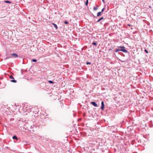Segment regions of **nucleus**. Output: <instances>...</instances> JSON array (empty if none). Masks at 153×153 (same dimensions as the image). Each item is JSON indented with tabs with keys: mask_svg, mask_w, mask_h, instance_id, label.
Masks as SVG:
<instances>
[{
	"mask_svg": "<svg viewBox=\"0 0 153 153\" xmlns=\"http://www.w3.org/2000/svg\"><path fill=\"white\" fill-rule=\"evenodd\" d=\"M120 51H122L125 53H127L128 52V51H127L126 50L119 49H116L115 51L116 52H117Z\"/></svg>",
	"mask_w": 153,
	"mask_h": 153,
	"instance_id": "f257e3e1",
	"label": "nucleus"
},
{
	"mask_svg": "<svg viewBox=\"0 0 153 153\" xmlns=\"http://www.w3.org/2000/svg\"><path fill=\"white\" fill-rule=\"evenodd\" d=\"M10 78L11 79H13L11 81L12 82H13L14 83H16L17 82V81L14 80V77L12 76H10Z\"/></svg>",
	"mask_w": 153,
	"mask_h": 153,
	"instance_id": "f03ea898",
	"label": "nucleus"
},
{
	"mask_svg": "<svg viewBox=\"0 0 153 153\" xmlns=\"http://www.w3.org/2000/svg\"><path fill=\"white\" fill-rule=\"evenodd\" d=\"M10 55L12 57H13L15 58H17L18 57V55L17 54L15 53H11Z\"/></svg>",
	"mask_w": 153,
	"mask_h": 153,
	"instance_id": "7ed1b4c3",
	"label": "nucleus"
},
{
	"mask_svg": "<svg viewBox=\"0 0 153 153\" xmlns=\"http://www.w3.org/2000/svg\"><path fill=\"white\" fill-rule=\"evenodd\" d=\"M104 106H105V105L104 104V102L103 101H102L101 102V109L103 111L104 110Z\"/></svg>",
	"mask_w": 153,
	"mask_h": 153,
	"instance_id": "20e7f679",
	"label": "nucleus"
},
{
	"mask_svg": "<svg viewBox=\"0 0 153 153\" xmlns=\"http://www.w3.org/2000/svg\"><path fill=\"white\" fill-rule=\"evenodd\" d=\"M91 104H92L93 106H94L95 107L97 106V105L95 102H91Z\"/></svg>",
	"mask_w": 153,
	"mask_h": 153,
	"instance_id": "39448f33",
	"label": "nucleus"
},
{
	"mask_svg": "<svg viewBox=\"0 0 153 153\" xmlns=\"http://www.w3.org/2000/svg\"><path fill=\"white\" fill-rule=\"evenodd\" d=\"M119 48H121V49L126 50L125 49V47L124 46H120L118 47Z\"/></svg>",
	"mask_w": 153,
	"mask_h": 153,
	"instance_id": "423d86ee",
	"label": "nucleus"
},
{
	"mask_svg": "<svg viewBox=\"0 0 153 153\" xmlns=\"http://www.w3.org/2000/svg\"><path fill=\"white\" fill-rule=\"evenodd\" d=\"M13 139L18 140V138L16 135H14L12 137Z\"/></svg>",
	"mask_w": 153,
	"mask_h": 153,
	"instance_id": "0eeeda50",
	"label": "nucleus"
},
{
	"mask_svg": "<svg viewBox=\"0 0 153 153\" xmlns=\"http://www.w3.org/2000/svg\"><path fill=\"white\" fill-rule=\"evenodd\" d=\"M52 25H53V26L56 28V29H57L58 28L56 24L54 23H52Z\"/></svg>",
	"mask_w": 153,
	"mask_h": 153,
	"instance_id": "6e6552de",
	"label": "nucleus"
},
{
	"mask_svg": "<svg viewBox=\"0 0 153 153\" xmlns=\"http://www.w3.org/2000/svg\"><path fill=\"white\" fill-rule=\"evenodd\" d=\"M101 13H102V12H98L97 13V16L99 17V16H100L101 15Z\"/></svg>",
	"mask_w": 153,
	"mask_h": 153,
	"instance_id": "1a4fd4ad",
	"label": "nucleus"
},
{
	"mask_svg": "<svg viewBox=\"0 0 153 153\" xmlns=\"http://www.w3.org/2000/svg\"><path fill=\"white\" fill-rule=\"evenodd\" d=\"M103 19V17L100 18L98 20H97V22H100V21H101V20H102Z\"/></svg>",
	"mask_w": 153,
	"mask_h": 153,
	"instance_id": "9d476101",
	"label": "nucleus"
},
{
	"mask_svg": "<svg viewBox=\"0 0 153 153\" xmlns=\"http://www.w3.org/2000/svg\"><path fill=\"white\" fill-rule=\"evenodd\" d=\"M98 6H97V7H94L93 8L94 10V11H96L98 9Z\"/></svg>",
	"mask_w": 153,
	"mask_h": 153,
	"instance_id": "9b49d317",
	"label": "nucleus"
},
{
	"mask_svg": "<svg viewBox=\"0 0 153 153\" xmlns=\"http://www.w3.org/2000/svg\"><path fill=\"white\" fill-rule=\"evenodd\" d=\"M11 57H12V56H11V55H10V56H7V57L5 59H9V58H11Z\"/></svg>",
	"mask_w": 153,
	"mask_h": 153,
	"instance_id": "f8f14e48",
	"label": "nucleus"
},
{
	"mask_svg": "<svg viewBox=\"0 0 153 153\" xmlns=\"http://www.w3.org/2000/svg\"><path fill=\"white\" fill-rule=\"evenodd\" d=\"M4 2H5L6 3H11V1H5Z\"/></svg>",
	"mask_w": 153,
	"mask_h": 153,
	"instance_id": "ddd939ff",
	"label": "nucleus"
},
{
	"mask_svg": "<svg viewBox=\"0 0 153 153\" xmlns=\"http://www.w3.org/2000/svg\"><path fill=\"white\" fill-rule=\"evenodd\" d=\"M88 0H87L85 2V5H86V6H87L88 5Z\"/></svg>",
	"mask_w": 153,
	"mask_h": 153,
	"instance_id": "4468645a",
	"label": "nucleus"
},
{
	"mask_svg": "<svg viewBox=\"0 0 153 153\" xmlns=\"http://www.w3.org/2000/svg\"><path fill=\"white\" fill-rule=\"evenodd\" d=\"M92 44L94 45H96L97 44L96 42H92Z\"/></svg>",
	"mask_w": 153,
	"mask_h": 153,
	"instance_id": "2eb2a0df",
	"label": "nucleus"
},
{
	"mask_svg": "<svg viewBox=\"0 0 153 153\" xmlns=\"http://www.w3.org/2000/svg\"><path fill=\"white\" fill-rule=\"evenodd\" d=\"M48 82L50 83H51V84H53L54 83V82H53L52 81H51V80H49Z\"/></svg>",
	"mask_w": 153,
	"mask_h": 153,
	"instance_id": "dca6fc26",
	"label": "nucleus"
},
{
	"mask_svg": "<svg viewBox=\"0 0 153 153\" xmlns=\"http://www.w3.org/2000/svg\"><path fill=\"white\" fill-rule=\"evenodd\" d=\"M32 61L34 62H36L37 61V60L36 59H33Z\"/></svg>",
	"mask_w": 153,
	"mask_h": 153,
	"instance_id": "f3484780",
	"label": "nucleus"
},
{
	"mask_svg": "<svg viewBox=\"0 0 153 153\" xmlns=\"http://www.w3.org/2000/svg\"><path fill=\"white\" fill-rule=\"evenodd\" d=\"M86 65H91V63L90 62H86Z\"/></svg>",
	"mask_w": 153,
	"mask_h": 153,
	"instance_id": "a211bd4d",
	"label": "nucleus"
},
{
	"mask_svg": "<svg viewBox=\"0 0 153 153\" xmlns=\"http://www.w3.org/2000/svg\"><path fill=\"white\" fill-rule=\"evenodd\" d=\"M64 23L66 24H68V22L66 21H65Z\"/></svg>",
	"mask_w": 153,
	"mask_h": 153,
	"instance_id": "6ab92c4d",
	"label": "nucleus"
},
{
	"mask_svg": "<svg viewBox=\"0 0 153 153\" xmlns=\"http://www.w3.org/2000/svg\"><path fill=\"white\" fill-rule=\"evenodd\" d=\"M105 10V8H102V9L101 12H103V11H104Z\"/></svg>",
	"mask_w": 153,
	"mask_h": 153,
	"instance_id": "aec40b11",
	"label": "nucleus"
},
{
	"mask_svg": "<svg viewBox=\"0 0 153 153\" xmlns=\"http://www.w3.org/2000/svg\"><path fill=\"white\" fill-rule=\"evenodd\" d=\"M144 51L146 52V53H148V51L146 49H145V50H144Z\"/></svg>",
	"mask_w": 153,
	"mask_h": 153,
	"instance_id": "412c9836",
	"label": "nucleus"
},
{
	"mask_svg": "<svg viewBox=\"0 0 153 153\" xmlns=\"http://www.w3.org/2000/svg\"><path fill=\"white\" fill-rule=\"evenodd\" d=\"M23 144H24L25 145V143H27V142H25V141H24V142H23Z\"/></svg>",
	"mask_w": 153,
	"mask_h": 153,
	"instance_id": "4be33fe9",
	"label": "nucleus"
},
{
	"mask_svg": "<svg viewBox=\"0 0 153 153\" xmlns=\"http://www.w3.org/2000/svg\"><path fill=\"white\" fill-rule=\"evenodd\" d=\"M102 1H103L104 3H105V1H104V0H102Z\"/></svg>",
	"mask_w": 153,
	"mask_h": 153,
	"instance_id": "5701e85b",
	"label": "nucleus"
},
{
	"mask_svg": "<svg viewBox=\"0 0 153 153\" xmlns=\"http://www.w3.org/2000/svg\"><path fill=\"white\" fill-rule=\"evenodd\" d=\"M128 25L129 26H130L131 25Z\"/></svg>",
	"mask_w": 153,
	"mask_h": 153,
	"instance_id": "b1692460",
	"label": "nucleus"
}]
</instances>
